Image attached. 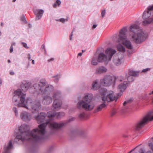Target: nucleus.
Listing matches in <instances>:
<instances>
[{
	"label": "nucleus",
	"instance_id": "c9c22d12",
	"mask_svg": "<svg viewBox=\"0 0 153 153\" xmlns=\"http://www.w3.org/2000/svg\"><path fill=\"white\" fill-rule=\"evenodd\" d=\"M105 10H104L101 12V15L102 17H103L105 16Z\"/></svg>",
	"mask_w": 153,
	"mask_h": 153
},
{
	"label": "nucleus",
	"instance_id": "f8f14e48",
	"mask_svg": "<svg viewBox=\"0 0 153 153\" xmlns=\"http://www.w3.org/2000/svg\"><path fill=\"white\" fill-rule=\"evenodd\" d=\"M114 81V78L110 76L106 75L100 80L101 84L104 86L111 85Z\"/></svg>",
	"mask_w": 153,
	"mask_h": 153
},
{
	"label": "nucleus",
	"instance_id": "c03bdc74",
	"mask_svg": "<svg viewBox=\"0 0 153 153\" xmlns=\"http://www.w3.org/2000/svg\"><path fill=\"white\" fill-rule=\"evenodd\" d=\"M53 60H54V58H51V59H48V62H50L51 61H53Z\"/></svg>",
	"mask_w": 153,
	"mask_h": 153
},
{
	"label": "nucleus",
	"instance_id": "412c9836",
	"mask_svg": "<svg viewBox=\"0 0 153 153\" xmlns=\"http://www.w3.org/2000/svg\"><path fill=\"white\" fill-rule=\"evenodd\" d=\"M107 71V68L104 66H101L97 68L96 70V73L97 74L104 73Z\"/></svg>",
	"mask_w": 153,
	"mask_h": 153
},
{
	"label": "nucleus",
	"instance_id": "a878e982",
	"mask_svg": "<svg viewBox=\"0 0 153 153\" xmlns=\"http://www.w3.org/2000/svg\"><path fill=\"white\" fill-rule=\"evenodd\" d=\"M149 146L151 148V150L148 151L145 153H153V146L152 143H150L149 144ZM142 152L140 153H144V152L142 149H140Z\"/></svg>",
	"mask_w": 153,
	"mask_h": 153
},
{
	"label": "nucleus",
	"instance_id": "680f3d73",
	"mask_svg": "<svg viewBox=\"0 0 153 153\" xmlns=\"http://www.w3.org/2000/svg\"><path fill=\"white\" fill-rule=\"evenodd\" d=\"M152 102H153V101H152Z\"/></svg>",
	"mask_w": 153,
	"mask_h": 153
},
{
	"label": "nucleus",
	"instance_id": "6e6552de",
	"mask_svg": "<svg viewBox=\"0 0 153 153\" xmlns=\"http://www.w3.org/2000/svg\"><path fill=\"white\" fill-rule=\"evenodd\" d=\"M25 102V106L24 108L27 109H31L33 113H38L41 108L39 102L37 101L33 102L30 98L26 99Z\"/></svg>",
	"mask_w": 153,
	"mask_h": 153
},
{
	"label": "nucleus",
	"instance_id": "052dcab7",
	"mask_svg": "<svg viewBox=\"0 0 153 153\" xmlns=\"http://www.w3.org/2000/svg\"><path fill=\"white\" fill-rule=\"evenodd\" d=\"M120 94L121 95H122V94H121V93H120Z\"/></svg>",
	"mask_w": 153,
	"mask_h": 153
},
{
	"label": "nucleus",
	"instance_id": "473e14b6",
	"mask_svg": "<svg viewBox=\"0 0 153 153\" xmlns=\"http://www.w3.org/2000/svg\"><path fill=\"white\" fill-rule=\"evenodd\" d=\"M147 10L150 11L153 10V5L149 6L147 8Z\"/></svg>",
	"mask_w": 153,
	"mask_h": 153
},
{
	"label": "nucleus",
	"instance_id": "6ab92c4d",
	"mask_svg": "<svg viewBox=\"0 0 153 153\" xmlns=\"http://www.w3.org/2000/svg\"><path fill=\"white\" fill-rule=\"evenodd\" d=\"M13 147L12 141H9L8 143L5 145L4 147L3 153H9L10 150Z\"/></svg>",
	"mask_w": 153,
	"mask_h": 153
},
{
	"label": "nucleus",
	"instance_id": "f3484780",
	"mask_svg": "<svg viewBox=\"0 0 153 153\" xmlns=\"http://www.w3.org/2000/svg\"><path fill=\"white\" fill-rule=\"evenodd\" d=\"M34 14L36 16V20L40 19L42 17L44 11L42 9H35L33 10Z\"/></svg>",
	"mask_w": 153,
	"mask_h": 153
},
{
	"label": "nucleus",
	"instance_id": "dca6fc26",
	"mask_svg": "<svg viewBox=\"0 0 153 153\" xmlns=\"http://www.w3.org/2000/svg\"><path fill=\"white\" fill-rule=\"evenodd\" d=\"M45 115L46 114L45 113L42 112L37 116H35L34 117L35 119L37 121V123H39L44 121Z\"/></svg>",
	"mask_w": 153,
	"mask_h": 153
},
{
	"label": "nucleus",
	"instance_id": "ea45409f",
	"mask_svg": "<svg viewBox=\"0 0 153 153\" xmlns=\"http://www.w3.org/2000/svg\"><path fill=\"white\" fill-rule=\"evenodd\" d=\"M75 30L74 29L73 30V31H72V32H71V34L70 35V40H72V37L73 35V32Z\"/></svg>",
	"mask_w": 153,
	"mask_h": 153
},
{
	"label": "nucleus",
	"instance_id": "393cba45",
	"mask_svg": "<svg viewBox=\"0 0 153 153\" xmlns=\"http://www.w3.org/2000/svg\"><path fill=\"white\" fill-rule=\"evenodd\" d=\"M106 106V105L105 103H102L100 105L98 106L97 108L95 110V112H98L102 110V108L105 107Z\"/></svg>",
	"mask_w": 153,
	"mask_h": 153
},
{
	"label": "nucleus",
	"instance_id": "a18cd8bd",
	"mask_svg": "<svg viewBox=\"0 0 153 153\" xmlns=\"http://www.w3.org/2000/svg\"><path fill=\"white\" fill-rule=\"evenodd\" d=\"M10 74L11 75H13L14 74V73L13 71H11L10 72Z\"/></svg>",
	"mask_w": 153,
	"mask_h": 153
},
{
	"label": "nucleus",
	"instance_id": "b1692460",
	"mask_svg": "<svg viewBox=\"0 0 153 153\" xmlns=\"http://www.w3.org/2000/svg\"><path fill=\"white\" fill-rule=\"evenodd\" d=\"M139 72V71L131 70L129 71L128 74L132 76H137L138 75Z\"/></svg>",
	"mask_w": 153,
	"mask_h": 153
},
{
	"label": "nucleus",
	"instance_id": "f03ea898",
	"mask_svg": "<svg viewBox=\"0 0 153 153\" xmlns=\"http://www.w3.org/2000/svg\"><path fill=\"white\" fill-rule=\"evenodd\" d=\"M129 30L131 32H134L131 35L132 40L137 44H140L144 41L147 37V34L141 29H139V26L134 24L130 26Z\"/></svg>",
	"mask_w": 153,
	"mask_h": 153
},
{
	"label": "nucleus",
	"instance_id": "4d7b16f0",
	"mask_svg": "<svg viewBox=\"0 0 153 153\" xmlns=\"http://www.w3.org/2000/svg\"><path fill=\"white\" fill-rule=\"evenodd\" d=\"M16 0H13V2H14L15 1H16Z\"/></svg>",
	"mask_w": 153,
	"mask_h": 153
},
{
	"label": "nucleus",
	"instance_id": "9b49d317",
	"mask_svg": "<svg viewBox=\"0 0 153 153\" xmlns=\"http://www.w3.org/2000/svg\"><path fill=\"white\" fill-rule=\"evenodd\" d=\"M151 16L150 11L148 10L144 11L143 16V18L144 20L143 23V25L146 26L153 22V17H152Z\"/></svg>",
	"mask_w": 153,
	"mask_h": 153
},
{
	"label": "nucleus",
	"instance_id": "5fc2aeb1",
	"mask_svg": "<svg viewBox=\"0 0 153 153\" xmlns=\"http://www.w3.org/2000/svg\"><path fill=\"white\" fill-rule=\"evenodd\" d=\"M8 63H10V60L9 59L8 60Z\"/></svg>",
	"mask_w": 153,
	"mask_h": 153
},
{
	"label": "nucleus",
	"instance_id": "f704fd0d",
	"mask_svg": "<svg viewBox=\"0 0 153 153\" xmlns=\"http://www.w3.org/2000/svg\"><path fill=\"white\" fill-rule=\"evenodd\" d=\"M59 21L62 22V23H64V22L65 21H68V20L67 19H63V18H62V19H59Z\"/></svg>",
	"mask_w": 153,
	"mask_h": 153
},
{
	"label": "nucleus",
	"instance_id": "4c0bfd02",
	"mask_svg": "<svg viewBox=\"0 0 153 153\" xmlns=\"http://www.w3.org/2000/svg\"><path fill=\"white\" fill-rule=\"evenodd\" d=\"M150 70V68H146V69H144L142 71V72H146L147 71H148Z\"/></svg>",
	"mask_w": 153,
	"mask_h": 153
},
{
	"label": "nucleus",
	"instance_id": "2f4dec72",
	"mask_svg": "<svg viewBox=\"0 0 153 153\" xmlns=\"http://www.w3.org/2000/svg\"><path fill=\"white\" fill-rule=\"evenodd\" d=\"M13 111L14 112L16 116H17L18 114V112L16 108L15 107H14L13 108Z\"/></svg>",
	"mask_w": 153,
	"mask_h": 153
},
{
	"label": "nucleus",
	"instance_id": "5701e85b",
	"mask_svg": "<svg viewBox=\"0 0 153 153\" xmlns=\"http://www.w3.org/2000/svg\"><path fill=\"white\" fill-rule=\"evenodd\" d=\"M29 86L30 85L28 83H25L24 84L22 83L20 85L22 90L24 91H27L28 89Z\"/></svg>",
	"mask_w": 153,
	"mask_h": 153
},
{
	"label": "nucleus",
	"instance_id": "58836bf2",
	"mask_svg": "<svg viewBox=\"0 0 153 153\" xmlns=\"http://www.w3.org/2000/svg\"><path fill=\"white\" fill-rule=\"evenodd\" d=\"M75 118L73 117L70 118L68 120V122H70L74 120H75Z\"/></svg>",
	"mask_w": 153,
	"mask_h": 153
},
{
	"label": "nucleus",
	"instance_id": "c756f323",
	"mask_svg": "<svg viewBox=\"0 0 153 153\" xmlns=\"http://www.w3.org/2000/svg\"><path fill=\"white\" fill-rule=\"evenodd\" d=\"M61 1L59 0H57L56 3H54L53 4V7L54 8H55L57 7V4L59 6L61 4Z\"/></svg>",
	"mask_w": 153,
	"mask_h": 153
},
{
	"label": "nucleus",
	"instance_id": "603ef678",
	"mask_svg": "<svg viewBox=\"0 0 153 153\" xmlns=\"http://www.w3.org/2000/svg\"><path fill=\"white\" fill-rule=\"evenodd\" d=\"M2 83V81L1 79H0V84H1Z\"/></svg>",
	"mask_w": 153,
	"mask_h": 153
},
{
	"label": "nucleus",
	"instance_id": "37998d69",
	"mask_svg": "<svg viewBox=\"0 0 153 153\" xmlns=\"http://www.w3.org/2000/svg\"><path fill=\"white\" fill-rule=\"evenodd\" d=\"M129 101H125L123 104L124 106H125L127 103H129Z\"/></svg>",
	"mask_w": 153,
	"mask_h": 153
},
{
	"label": "nucleus",
	"instance_id": "49530a36",
	"mask_svg": "<svg viewBox=\"0 0 153 153\" xmlns=\"http://www.w3.org/2000/svg\"><path fill=\"white\" fill-rule=\"evenodd\" d=\"M97 25H94L93 26L92 28L94 29L95 28L97 27Z\"/></svg>",
	"mask_w": 153,
	"mask_h": 153
},
{
	"label": "nucleus",
	"instance_id": "423d86ee",
	"mask_svg": "<svg viewBox=\"0 0 153 153\" xmlns=\"http://www.w3.org/2000/svg\"><path fill=\"white\" fill-rule=\"evenodd\" d=\"M102 100L104 102H110L114 100L117 101L118 98L111 91H107L105 88H102L100 91Z\"/></svg>",
	"mask_w": 153,
	"mask_h": 153
},
{
	"label": "nucleus",
	"instance_id": "6e6d98bb",
	"mask_svg": "<svg viewBox=\"0 0 153 153\" xmlns=\"http://www.w3.org/2000/svg\"><path fill=\"white\" fill-rule=\"evenodd\" d=\"M85 50H82V52H85Z\"/></svg>",
	"mask_w": 153,
	"mask_h": 153
},
{
	"label": "nucleus",
	"instance_id": "e433bc0d",
	"mask_svg": "<svg viewBox=\"0 0 153 153\" xmlns=\"http://www.w3.org/2000/svg\"><path fill=\"white\" fill-rule=\"evenodd\" d=\"M22 44H23V46L24 47H25L27 48H28V47L27 46V44L26 43H24V42H22Z\"/></svg>",
	"mask_w": 153,
	"mask_h": 153
},
{
	"label": "nucleus",
	"instance_id": "ddd939ff",
	"mask_svg": "<svg viewBox=\"0 0 153 153\" xmlns=\"http://www.w3.org/2000/svg\"><path fill=\"white\" fill-rule=\"evenodd\" d=\"M119 80L121 82L119 85L118 89L121 92H122L126 89L127 87L128 86V83L126 81H125L124 79L121 77L120 78V79H119Z\"/></svg>",
	"mask_w": 153,
	"mask_h": 153
},
{
	"label": "nucleus",
	"instance_id": "a211bd4d",
	"mask_svg": "<svg viewBox=\"0 0 153 153\" xmlns=\"http://www.w3.org/2000/svg\"><path fill=\"white\" fill-rule=\"evenodd\" d=\"M20 117L23 121H30L31 118L30 114L25 111L21 113Z\"/></svg>",
	"mask_w": 153,
	"mask_h": 153
},
{
	"label": "nucleus",
	"instance_id": "4be33fe9",
	"mask_svg": "<svg viewBox=\"0 0 153 153\" xmlns=\"http://www.w3.org/2000/svg\"><path fill=\"white\" fill-rule=\"evenodd\" d=\"M98 80H95L92 84V89L94 90L98 89L100 87V85L98 83Z\"/></svg>",
	"mask_w": 153,
	"mask_h": 153
},
{
	"label": "nucleus",
	"instance_id": "7c9ffc66",
	"mask_svg": "<svg viewBox=\"0 0 153 153\" xmlns=\"http://www.w3.org/2000/svg\"><path fill=\"white\" fill-rule=\"evenodd\" d=\"M79 117L80 118H83L85 116V114L84 113H81L79 114Z\"/></svg>",
	"mask_w": 153,
	"mask_h": 153
},
{
	"label": "nucleus",
	"instance_id": "39448f33",
	"mask_svg": "<svg viewBox=\"0 0 153 153\" xmlns=\"http://www.w3.org/2000/svg\"><path fill=\"white\" fill-rule=\"evenodd\" d=\"M14 95L13 98V102L15 104H17L18 107H24L25 106L26 94L22 93L20 89L14 91Z\"/></svg>",
	"mask_w": 153,
	"mask_h": 153
},
{
	"label": "nucleus",
	"instance_id": "20e7f679",
	"mask_svg": "<svg viewBox=\"0 0 153 153\" xmlns=\"http://www.w3.org/2000/svg\"><path fill=\"white\" fill-rule=\"evenodd\" d=\"M33 87L36 91H39L42 94H50L53 90L52 85L47 86L46 85V81L44 79L41 80L39 84H34Z\"/></svg>",
	"mask_w": 153,
	"mask_h": 153
},
{
	"label": "nucleus",
	"instance_id": "a19ab883",
	"mask_svg": "<svg viewBox=\"0 0 153 153\" xmlns=\"http://www.w3.org/2000/svg\"><path fill=\"white\" fill-rule=\"evenodd\" d=\"M13 51V48L12 46H11L10 49V52L12 53Z\"/></svg>",
	"mask_w": 153,
	"mask_h": 153
},
{
	"label": "nucleus",
	"instance_id": "bb28decb",
	"mask_svg": "<svg viewBox=\"0 0 153 153\" xmlns=\"http://www.w3.org/2000/svg\"><path fill=\"white\" fill-rule=\"evenodd\" d=\"M117 48L118 50L120 52L124 53L125 51L126 50L125 48L120 44L118 45Z\"/></svg>",
	"mask_w": 153,
	"mask_h": 153
},
{
	"label": "nucleus",
	"instance_id": "7ed1b4c3",
	"mask_svg": "<svg viewBox=\"0 0 153 153\" xmlns=\"http://www.w3.org/2000/svg\"><path fill=\"white\" fill-rule=\"evenodd\" d=\"M93 98V95L91 94H86L83 99L77 103V107L79 109H84L86 111H90L93 109L94 106L91 102Z\"/></svg>",
	"mask_w": 153,
	"mask_h": 153
},
{
	"label": "nucleus",
	"instance_id": "13d9d810",
	"mask_svg": "<svg viewBox=\"0 0 153 153\" xmlns=\"http://www.w3.org/2000/svg\"><path fill=\"white\" fill-rule=\"evenodd\" d=\"M133 150H131L128 153H130L131 152H132V151H133Z\"/></svg>",
	"mask_w": 153,
	"mask_h": 153
},
{
	"label": "nucleus",
	"instance_id": "72a5a7b5",
	"mask_svg": "<svg viewBox=\"0 0 153 153\" xmlns=\"http://www.w3.org/2000/svg\"><path fill=\"white\" fill-rule=\"evenodd\" d=\"M55 79L54 80V81L56 82H58L59 80V79L60 78V76H56L55 77Z\"/></svg>",
	"mask_w": 153,
	"mask_h": 153
},
{
	"label": "nucleus",
	"instance_id": "1a4fd4ad",
	"mask_svg": "<svg viewBox=\"0 0 153 153\" xmlns=\"http://www.w3.org/2000/svg\"><path fill=\"white\" fill-rule=\"evenodd\" d=\"M116 51L111 48H108L105 51V53L108 55V57L103 53H100L98 57V61L99 62H107L111 60L113 55L116 53Z\"/></svg>",
	"mask_w": 153,
	"mask_h": 153
},
{
	"label": "nucleus",
	"instance_id": "aec40b11",
	"mask_svg": "<svg viewBox=\"0 0 153 153\" xmlns=\"http://www.w3.org/2000/svg\"><path fill=\"white\" fill-rule=\"evenodd\" d=\"M52 101V98L48 95L45 96L44 97L43 100L42 102L45 105H48L51 103Z\"/></svg>",
	"mask_w": 153,
	"mask_h": 153
},
{
	"label": "nucleus",
	"instance_id": "de8ad7c7",
	"mask_svg": "<svg viewBox=\"0 0 153 153\" xmlns=\"http://www.w3.org/2000/svg\"><path fill=\"white\" fill-rule=\"evenodd\" d=\"M15 42H12L11 44V46H12V47L13 46L15 45Z\"/></svg>",
	"mask_w": 153,
	"mask_h": 153
},
{
	"label": "nucleus",
	"instance_id": "3c124183",
	"mask_svg": "<svg viewBox=\"0 0 153 153\" xmlns=\"http://www.w3.org/2000/svg\"><path fill=\"white\" fill-rule=\"evenodd\" d=\"M32 63L33 64H34V60H32Z\"/></svg>",
	"mask_w": 153,
	"mask_h": 153
},
{
	"label": "nucleus",
	"instance_id": "79ce46f5",
	"mask_svg": "<svg viewBox=\"0 0 153 153\" xmlns=\"http://www.w3.org/2000/svg\"><path fill=\"white\" fill-rule=\"evenodd\" d=\"M27 58L28 59L31 60V59H30V54H28L27 55Z\"/></svg>",
	"mask_w": 153,
	"mask_h": 153
},
{
	"label": "nucleus",
	"instance_id": "bf43d9fd",
	"mask_svg": "<svg viewBox=\"0 0 153 153\" xmlns=\"http://www.w3.org/2000/svg\"><path fill=\"white\" fill-rule=\"evenodd\" d=\"M1 32H0V36H1Z\"/></svg>",
	"mask_w": 153,
	"mask_h": 153
},
{
	"label": "nucleus",
	"instance_id": "c85d7f7f",
	"mask_svg": "<svg viewBox=\"0 0 153 153\" xmlns=\"http://www.w3.org/2000/svg\"><path fill=\"white\" fill-rule=\"evenodd\" d=\"M126 77L127 78V80L128 81V82H132L134 80L133 76L131 75L129 76L126 75Z\"/></svg>",
	"mask_w": 153,
	"mask_h": 153
},
{
	"label": "nucleus",
	"instance_id": "0eeeda50",
	"mask_svg": "<svg viewBox=\"0 0 153 153\" xmlns=\"http://www.w3.org/2000/svg\"><path fill=\"white\" fill-rule=\"evenodd\" d=\"M127 31V29L125 27L121 29L119 32V38L118 41L119 42H122L127 48L131 49L133 48V46L129 40L127 39L126 33Z\"/></svg>",
	"mask_w": 153,
	"mask_h": 153
},
{
	"label": "nucleus",
	"instance_id": "8fccbe9b",
	"mask_svg": "<svg viewBox=\"0 0 153 153\" xmlns=\"http://www.w3.org/2000/svg\"><path fill=\"white\" fill-rule=\"evenodd\" d=\"M42 47L43 48H45V46L43 44L42 45Z\"/></svg>",
	"mask_w": 153,
	"mask_h": 153
},
{
	"label": "nucleus",
	"instance_id": "2eb2a0df",
	"mask_svg": "<svg viewBox=\"0 0 153 153\" xmlns=\"http://www.w3.org/2000/svg\"><path fill=\"white\" fill-rule=\"evenodd\" d=\"M123 54H119L114 57V62L116 65H120L122 62V60L123 58Z\"/></svg>",
	"mask_w": 153,
	"mask_h": 153
},
{
	"label": "nucleus",
	"instance_id": "09e8293b",
	"mask_svg": "<svg viewBox=\"0 0 153 153\" xmlns=\"http://www.w3.org/2000/svg\"><path fill=\"white\" fill-rule=\"evenodd\" d=\"M82 54V53H78V55L79 56H81Z\"/></svg>",
	"mask_w": 153,
	"mask_h": 153
},
{
	"label": "nucleus",
	"instance_id": "864d4df0",
	"mask_svg": "<svg viewBox=\"0 0 153 153\" xmlns=\"http://www.w3.org/2000/svg\"><path fill=\"white\" fill-rule=\"evenodd\" d=\"M1 26H3V23L1 22Z\"/></svg>",
	"mask_w": 153,
	"mask_h": 153
},
{
	"label": "nucleus",
	"instance_id": "9d476101",
	"mask_svg": "<svg viewBox=\"0 0 153 153\" xmlns=\"http://www.w3.org/2000/svg\"><path fill=\"white\" fill-rule=\"evenodd\" d=\"M54 100L53 103V106L54 108L58 110L60 108L62 104L61 101L60 100L61 97V94L59 92L54 93L53 95Z\"/></svg>",
	"mask_w": 153,
	"mask_h": 153
},
{
	"label": "nucleus",
	"instance_id": "4468645a",
	"mask_svg": "<svg viewBox=\"0 0 153 153\" xmlns=\"http://www.w3.org/2000/svg\"><path fill=\"white\" fill-rule=\"evenodd\" d=\"M49 118H53L56 116L57 118H59L64 115L65 114L62 112L56 113L54 112L50 111L48 112L47 114Z\"/></svg>",
	"mask_w": 153,
	"mask_h": 153
},
{
	"label": "nucleus",
	"instance_id": "f257e3e1",
	"mask_svg": "<svg viewBox=\"0 0 153 153\" xmlns=\"http://www.w3.org/2000/svg\"><path fill=\"white\" fill-rule=\"evenodd\" d=\"M65 125L63 123H57L55 122H47L39 125V128L33 129L31 132L29 131L28 126L23 124L19 128V132L14 139L15 142L19 140L22 141L25 140H31L37 142L42 138V136L46 133V128L48 126L49 128L52 129H58L62 128Z\"/></svg>",
	"mask_w": 153,
	"mask_h": 153
},
{
	"label": "nucleus",
	"instance_id": "cd10ccee",
	"mask_svg": "<svg viewBox=\"0 0 153 153\" xmlns=\"http://www.w3.org/2000/svg\"><path fill=\"white\" fill-rule=\"evenodd\" d=\"M99 62L97 58L96 57H94L93 58L91 64L93 65H96L98 64V62Z\"/></svg>",
	"mask_w": 153,
	"mask_h": 153
}]
</instances>
